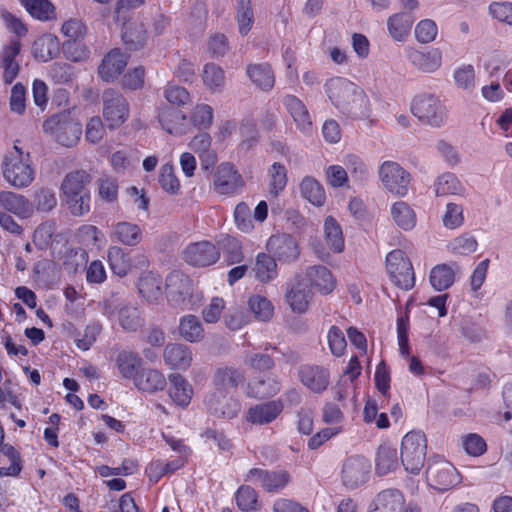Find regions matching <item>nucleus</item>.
<instances>
[{
	"instance_id": "f257e3e1",
	"label": "nucleus",
	"mask_w": 512,
	"mask_h": 512,
	"mask_svg": "<svg viewBox=\"0 0 512 512\" xmlns=\"http://www.w3.org/2000/svg\"><path fill=\"white\" fill-rule=\"evenodd\" d=\"M326 91L333 105L347 115H364L368 99L364 90L345 78H333L326 83Z\"/></svg>"
},
{
	"instance_id": "f03ea898",
	"label": "nucleus",
	"mask_w": 512,
	"mask_h": 512,
	"mask_svg": "<svg viewBox=\"0 0 512 512\" xmlns=\"http://www.w3.org/2000/svg\"><path fill=\"white\" fill-rule=\"evenodd\" d=\"M91 175L83 169L68 173L61 184V191L68 209L74 216H82L90 210V193L87 185Z\"/></svg>"
},
{
	"instance_id": "7ed1b4c3",
	"label": "nucleus",
	"mask_w": 512,
	"mask_h": 512,
	"mask_svg": "<svg viewBox=\"0 0 512 512\" xmlns=\"http://www.w3.org/2000/svg\"><path fill=\"white\" fill-rule=\"evenodd\" d=\"M427 441L420 431L408 432L401 444V460L406 471L418 474L424 466Z\"/></svg>"
},
{
	"instance_id": "20e7f679",
	"label": "nucleus",
	"mask_w": 512,
	"mask_h": 512,
	"mask_svg": "<svg viewBox=\"0 0 512 512\" xmlns=\"http://www.w3.org/2000/svg\"><path fill=\"white\" fill-rule=\"evenodd\" d=\"M3 176L15 188L29 186L34 180V170L29 163V154H7L3 160Z\"/></svg>"
},
{
	"instance_id": "39448f33",
	"label": "nucleus",
	"mask_w": 512,
	"mask_h": 512,
	"mask_svg": "<svg viewBox=\"0 0 512 512\" xmlns=\"http://www.w3.org/2000/svg\"><path fill=\"white\" fill-rule=\"evenodd\" d=\"M386 268L393 283L404 290L415 284L413 267L404 251L396 249L386 257Z\"/></svg>"
},
{
	"instance_id": "423d86ee",
	"label": "nucleus",
	"mask_w": 512,
	"mask_h": 512,
	"mask_svg": "<svg viewBox=\"0 0 512 512\" xmlns=\"http://www.w3.org/2000/svg\"><path fill=\"white\" fill-rule=\"evenodd\" d=\"M103 117L110 129L122 125L129 117V105L120 91L106 89L103 91Z\"/></svg>"
},
{
	"instance_id": "0eeeda50",
	"label": "nucleus",
	"mask_w": 512,
	"mask_h": 512,
	"mask_svg": "<svg viewBox=\"0 0 512 512\" xmlns=\"http://www.w3.org/2000/svg\"><path fill=\"white\" fill-rule=\"evenodd\" d=\"M45 132H51L56 141L65 147L74 146L82 134L81 125L67 115H56L44 122Z\"/></svg>"
},
{
	"instance_id": "6e6552de",
	"label": "nucleus",
	"mask_w": 512,
	"mask_h": 512,
	"mask_svg": "<svg viewBox=\"0 0 512 512\" xmlns=\"http://www.w3.org/2000/svg\"><path fill=\"white\" fill-rule=\"evenodd\" d=\"M412 113L423 123L438 127L444 121V108L433 94L417 95L412 102Z\"/></svg>"
},
{
	"instance_id": "1a4fd4ad",
	"label": "nucleus",
	"mask_w": 512,
	"mask_h": 512,
	"mask_svg": "<svg viewBox=\"0 0 512 512\" xmlns=\"http://www.w3.org/2000/svg\"><path fill=\"white\" fill-rule=\"evenodd\" d=\"M379 178L383 186L392 194L405 196L410 184V173L398 163L385 161L379 168Z\"/></svg>"
},
{
	"instance_id": "9d476101",
	"label": "nucleus",
	"mask_w": 512,
	"mask_h": 512,
	"mask_svg": "<svg viewBox=\"0 0 512 512\" xmlns=\"http://www.w3.org/2000/svg\"><path fill=\"white\" fill-rule=\"evenodd\" d=\"M426 474L430 486L438 491H447L460 482L457 470L443 459L429 462Z\"/></svg>"
},
{
	"instance_id": "9b49d317",
	"label": "nucleus",
	"mask_w": 512,
	"mask_h": 512,
	"mask_svg": "<svg viewBox=\"0 0 512 512\" xmlns=\"http://www.w3.org/2000/svg\"><path fill=\"white\" fill-rule=\"evenodd\" d=\"M371 464L362 456H353L345 460L342 467V482L349 488L354 489L364 484L370 475Z\"/></svg>"
},
{
	"instance_id": "f8f14e48",
	"label": "nucleus",
	"mask_w": 512,
	"mask_h": 512,
	"mask_svg": "<svg viewBox=\"0 0 512 512\" xmlns=\"http://www.w3.org/2000/svg\"><path fill=\"white\" fill-rule=\"evenodd\" d=\"M213 184L218 194L231 195L243 187L244 181L232 164L224 162L217 167Z\"/></svg>"
},
{
	"instance_id": "ddd939ff",
	"label": "nucleus",
	"mask_w": 512,
	"mask_h": 512,
	"mask_svg": "<svg viewBox=\"0 0 512 512\" xmlns=\"http://www.w3.org/2000/svg\"><path fill=\"white\" fill-rule=\"evenodd\" d=\"M185 261L196 267H207L217 262L220 252L217 246L209 241L192 243L183 252Z\"/></svg>"
},
{
	"instance_id": "4468645a",
	"label": "nucleus",
	"mask_w": 512,
	"mask_h": 512,
	"mask_svg": "<svg viewBox=\"0 0 512 512\" xmlns=\"http://www.w3.org/2000/svg\"><path fill=\"white\" fill-rule=\"evenodd\" d=\"M246 481L259 482L266 492L276 493L287 486L290 475L285 470L269 471L253 468L248 472Z\"/></svg>"
},
{
	"instance_id": "2eb2a0df",
	"label": "nucleus",
	"mask_w": 512,
	"mask_h": 512,
	"mask_svg": "<svg viewBox=\"0 0 512 512\" xmlns=\"http://www.w3.org/2000/svg\"><path fill=\"white\" fill-rule=\"evenodd\" d=\"M312 296V291L301 276H296L287 284L285 300L293 312L304 313L308 309Z\"/></svg>"
},
{
	"instance_id": "dca6fc26",
	"label": "nucleus",
	"mask_w": 512,
	"mask_h": 512,
	"mask_svg": "<svg viewBox=\"0 0 512 512\" xmlns=\"http://www.w3.org/2000/svg\"><path fill=\"white\" fill-rule=\"evenodd\" d=\"M266 248L272 257L281 262H291L299 255L297 242L286 233L272 235L267 241Z\"/></svg>"
},
{
	"instance_id": "f3484780",
	"label": "nucleus",
	"mask_w": 512,
	"mask_h": 512,
	"mask_svg": "<svg viewBox=\"0 0 512 512\" xmlns=\"http://www.w3.org/2000/svg\"><path fill=\"white\" fill-rule=\"evenodd\" d=\"M209 412L217 417L232 419L240 411V404L233 398H228L221 391H214L205 400Z\"/></svg>"
},
{
	"instance_id": "a211bd4d",
	"label": "nucleus",
	"mask_w": 512,
	"mask_h": 512,
	"mask_svg": "<svg viewBox=\"0 0 512 512\" xmlns=\"http://www.w3.org/2000/svg\"><path fill=\"white\" fill-rule=\"evenodd\" d=\"M189 148L198 155L201 169L210 170L218 160L217 153L212 149V137L207 132L195 135L188 144Z\"/></svg>"
},
{
	"instance_id": "6ab92c4d",
	"label": "nucleus",
	"mask_w": 512,
	"mask_h": 512,
	"mask_svg": "<svg viewBox=\"0 0 512 512\" xmlns=\"http://www.w3.org/2000/svg\"><path fill=\"white\" fill-rule=\"evenodd\" d=\"M128 63V57L120 49H112L107 53L98 68L99 76L102 80L109 82L116 79L125 69Z\"/></svg>"
},
{
	"instance_id": "aec40b11",
	"label": "nucleus",
	"mask_w": 512,
	"mask_h": 512,
	"mask_svg": "<svg viewBox=\"0 0 512 512\" xmlns=\"http://www.w3.org/2000/svg\"><path fill=\"white\" fill-rule=\"evenodd\" d=\"M283 410L279 400L263 402L250 407L246 413V420L253 425H266L274 421Z\"/></svg>"
},
{
	"instance_id": "412c9836",
	"label": "nucleus",
	"mask_w": 512,
	"mask_h": 512,
	"mask_svg": "<svg viewBox=\"0 0 512 512\" xmlns=\"http://www.w3.org/2000/svg\"><path fill=\"white\" fill-rule=\"evenodd\" d=\"M20 51L21 42L18 39H11L0 52L1 67L4 69L3 78L7 84L12 83L19 73V64L15 57Z\"/></svg>"
},
{
	"instance_id": "4be33fe9",
	"label": "nucleus",
	"mask_w": 512,
	"mask_h": 512,
	"mask_svg": "<svg viewBox=\"0 0 512 512\" xmlns=\"http://www.w3.org/2000/svg\"><path fill=\"white\" fill-rule=\"evenodd\" d=\"M213 382L215 391L227 394L242 386L245 383V376L239 369L226 366L217 369Z\"/></svg>"
},
{
	"instance_id": "5701e85b",
	"label": "nucleus",
	"mask_w": 512,
	"mask_h": 512,
	"mask_svg": "<svg viewBox=\"0 0 512 512\" xmlns=\"http://www.w3.org/2000/svg\"><path fill=\"white\" fill-rule=\"evenodd\" d=\"M122 40L129 50H139L147 42V31L140 21H121Z\"/></svg>"
},
{
	"instance_id": "b1692460",
	"label": "nucleus",
	"mask_w": 512,
	"mask_h": 512,
	"mask_svg": "<svg viewBox=\"0 0 512 512\" xmlns=\"http://www.w3.org/2000/svg\"><path fill=\"white\" fill-rule=\"evenodd\" d=\"M300 380L315 393L324 391L329 385V373L319 366H302L299 370Z\"/></svg>"
},
{
	"instance_id": "393cba45",
	"label": "nucleus",
	"mask_w": 512,
	"mask_h": 512,
	"mask_svg": "<svg viewBox=\"0 0 512 512\" xmlns=\"http://www.w3.org/2000/svg\"><path fill=\"white\" fill-rule=\"evenodd\" d=\"M163 281L159 274L152 271L143 273L138 280V290L149 303H157L162 299Z\"/></svg>"
},
{
	"instance_id": "a878e982",
	"label": "nucleus",
	"mask_w": 512,
	"mask_h": 512,
	"mask_svg": "<svg viewBox=\"0 0 512 512\" xmlns=\"http://www.w3.org/2000/svg\"><path fill=\"white\" fill-rule=\"evenodd\" d=\"M408 57L411 63L424 73H433L442 65V53L437 48L430 49L427 52L411 50Z\"/></svg>"
},
{
	"instance_id": "bb28decb",
	"label": "nucleus",
	"mask_w": 512,
	"mask_h": 512,
	"mask_svg": "<svg viewBox=\"0 0 512 512\" xmlns=\"http://www.w3.org/2000/svg\"><path fill=\"white\" fill-rule=\"evenodd\" d=\"M165 363L172 369H187L191 365L192 354L190 349L180 343H169L163 351Z\"/></svg>"
},
{
	"instance_id": "cd10ccee",
	"label": "nucleus",
	"mask_w": 512,
	"mask_h": 512,
	"mask_svg": "<svg viewBox=\"0 0 512 512\" xmlns=\"http://www.w3.org/2000/svg\"><path fill=\"white\" fill-rule=\"evenodd\" d=\"M166 287L169 299L177 304L183 302L192 291L190 279L177 271L167 277Z\"/></svg>"
},
{
	"instance_id": "c85d7f7f",
	"label": "nucleus",
	"mask_w": 512,
	"mask_h": 512,
	"mask_svg": "<svg viewBox=\"0 0 512 512\" xmlns=\"http://www.w3.org/2000/svg\"><path fill=\"white\" fill-rule=\"evenodd\" d=\"M246 73L252 83L263 91H270L275 84V76L267 63L249 64Z\"/></svg>"
},
{
	"instance_id": "c756f323",
	"label": "nucleus",
	"mask_w": 512,
	"mask_h": 512,
	"mask_svg": "<svg viewBox=\"0 0 512 512\" xmlns=\"http://www.w3.org/2000/svg\"><path fill=\"white\" fill-rule=\"evenodd\" d=\"M284 103L299 130L309 133L312 128V122L305 104L293 95L286 96Z\"/></svg>"
},
{
	"instance_id": "7c9ffc66",
	"label": "nucleus",
	"mask_w": 512,
	"mask_h": 512,
	"mask_svg": "<svg viewBox=\"0 0 512 512\" xmlns=\"http://www.w3.org/2000/svg\"><path fill=\"white\" fill-rule=\"evenodd\" d=\"M169 382V395L174 403L181 407L188 406L193 395L192 386L178 373L169 375Z\"/></svg>"
},
{
	"instance_id": "2f4dec72",
	"label": "nucleus",
	"mask_w": 512,
	"mask_h": 512,
	"mask_svg": "<svg viewBox=\"0 0 512 512\" xmlns=\"http://www.w3.org/2000/svg\"><path fill=\"white\" fill-rule=\"evenodd\" d=\"M413 22L414 19L410 13H396L388 18L387 29L394 40L404 41L411 31Z\"/></svg>"
},
{
	"instance_id": "473e14b6",
	"label": "nucleus",
	"mask_w": 512,
	"mask_h": 512,
	"mask_svg": "<svg viewBox=\"0 0 512 512\" xmlns=\"http://www.w3.org/2000/svg\"><path fill=\"white\" fill-rule=\"evenodd\" d=\"M135 386L144 392H156L166 386L164 375L155 369H142L134 379Z\"/></svg>"
},
{
	"instance_id": "72a5a7b5",
	"label": "nucleus",
	"mask_w": 512,
	"mask_h": 512,
	"mask_svg": "<svg viewBox=\"0 0 512 512\" xmlns=\"http://www.w3.org/2000/svg\"><path fill=\"white\" fill-rule=\"evenodd\" d=\"M159 122L170 134L181 135L185 132L186 115L179 110L165 107L160 110Z\"/></svg>"
},
{
	"instance_id": "f704fd0d",
	"label": "nucleus",
	"mask_w": 512,
	"mask_h": 512,
	"mask_svg": "<svg viewBox=\"0 0 512 512\" xmlns=\"http://www.w3.org/2000/svg\"><path fill=\"white\" fill-rule=\"evenodd\" d=\"M373 504L375 512H400L404 505V497L396 489H387L377 495Z\"/></svg>"
},
{
	"instance_id": "c9c22d12",
	"label": "nucleus",
	"mask_w": 512,
	"mask_h": 512,
	"mask_svg": "<svg viewBox=\"0 0 512 512\" xmlns=\"http://www.w3.org/2000/svg\"><path fill=\"white\" fill-rule=\"evenodd\" d=\"M0 205L7 211L21 217L31 213V204L23 195L11 191L0 192Z\"/></svg>"
},
{
	"instance_id": "e433bc0d",
	"label": "nucleus",
	"mask_w": 512,
	"mask_h": 512,
	"mask_svg": "<svg viewBox=\"0 0 512 512\" xmlns=\"http://www.w3.org/2000/svg\"><path fill=\"white\" fill-rule=\"evenodd\" d=\"M142 363L141 357L137 353L129 350L121 351L116 357V366L122 377L126 379H135L140 372Z\"/></svg>"
},
{
	"instance_id": "4c0bfd02",
	"label": "nucleus",
	"mask_w": 512,
	"mask_h": 512,
	"mask_svg": "<svg viewBox=\"0 0 512 512\" xmlns=\"http://www.w3.org/2000/svg\"><path fill=\"white\" fill-rule=\"evenodd\" d=\"M310 284L320 292L328 294L335 288L336 282L331 272L324 266H311L306 271Z\"/></svg>"
},
{
	"instance_id": "58836bf2",
	"label": "nucleus",
	"mask_w": 512,
	"mask_h": 512,
	"mask_svg": "<svg viewBox=\"0 0 512 512\" xmlns=\"http://www.w3.org/2000/svg\"><path fill=\"white\" fill-rule=\"evenodd\" d=\"M255 277L261 283H269L278 275V267L274 257L270 254L259 253L253 268Z\"/></svg>"
},
{
	"instance_id": "ea45409f",
	"label": "nucleus",
	"mask_w": 512,
	"mask_h": 512,
	"mask_svg": "<svg viewBox=\"0 0 512 512\" xmlns=\"http://www.w3.org/2000/svg\"><path fill=\"white\" fill-rule=\"evenodd\" d=\"M33 55L35 59L47 62L55 58L59 53V42L57 37L48 34L38 38L33 43Z\"/></svg>"
},
{
	"instance_id": "a19ab883",
	"label": "nucleus",
	"mask_w": 512,
	"mask_h": 512,
	"mask_svg": "<svg viewBox=\"0 0 512 512\" xmlns=\"http://www.w3.org/2000/svg\"><path fill=\"white\" fill-rule=\"evenodd\" d=\"M178 331L180 336L191 343L200 342L204 338L202 323L195 315H186L180 319Z\"/></svg>"
},
{
	"instance_id": "79ce46f5",
	"label": "nucleus",
	"mask_w": 512,
	"mask_h": 512,
	"mask_svg": "<svg viewBox=\"0 0 512 512\" xmlns=\"http://www.w3.org/2000/svg\"><path fill=\"white\" fill-rule=\"evenodd\" d=\"M280 391V383L272 377L255 378L248 384V395L255 398L273 397Z\"/></svg>"
},
{
	"instance_id": "37998d69",
	"label": "nucleus",
	"mask_w": 512,
	"mask_h": 512,
	"mask_svg": "<svg viewBox=\"0 0 512 512\" xmlns=\"http://www.w3.org/2000/svg\"><path fill=\"white\" fill-rule=\"evenodd\" d=\"M390 213L395 224L403 230H411L416 225V214L404 201L395 202Z\"/></svg>"
},
{
	"instance_id": "c03bdc74",
	"label": "nucleus",
	"mask_w": 512,
	"mask_h": 512,
	"mask_svg": "<svg viewBox=\"0 0 512 512\" xmlns=\"http://www.w3.org/2000/svg\"><path fill=\"white\" fill-rule=\"evenodd\" d=\"M114 238L128 246H136L142 240V232L138 225L130 222H119L113 231Z\"/></svg>"
},
{
	"instance_id": "a18cd8bd",
	"label": "nucleus",
	"mask_w": 512,
	"mask_h": 512,
	"mask_svg": "<svg viewBox=\"0 0 512 512\" xmlns=\"http://www.w3.org/2000/svg\"><path fill=\"white\" fill-rule=\"evenodd\" d=\"M398 466V457L396 449L386 445H381L378 448L376 456V473L379 475H386L395 470Z\"/></svg>"
},
{
	"instance_id": "49530a36",
	"label": "nucleus",
	"mask_w": 512,
	"mask_h": 512,
	"mask_svg": "<svg viewBox=\"0 0 512 512\" xmlns=\"http://www.w3.org/2000/svg\"><path fill=\"white\" fill-rule=\"evenodd\" d=\"M324 236L329 248L334 252H341L344 248V238L339 223L331 216L324 222Z\"/></svg>"
},
{
	"instance_id": "de8ad7c7",
	"label": "nucleus",
	"mask_w": 512,
	"mask_h": 512,
	"mask_svg": "<svg viewBox=\"0 0 512 512\" xmlns=\"http://www.w3.org/2000/svg\"><path fill=\"white\" fill-rule=\"evenodd\" d=\"M217 245V249L219 251L222 250L226 255L229 264H235L242 261V247L236 238L227 234L221 235L217 240Z\"/></svg>"
},
{
	"instance_id": "09e8293b",
	"label": "nucleus",
	"mask_w": 512,
	"mask_h": 512,
	"mask_svg": "<svg viewBox=\"0 0 512 512\" xmlns=\"http://www.w3.org/2000/svg\"><path fill=\"white\" fill-rule=\"evenodd\" d=\"M108 262L112 272L120 277L127 275L130 270V260L124 250L118 246L108 249Z\"/></svg>"
},
{
	"instance_id": "8fccbe9b",
	"label": "nucleus",
	"mask_w": 512,
	"mask_h": 512,
	"mask_svg": "<svg viewBox=\"0 0 512 512\" xmlns=\"http://www.w3.org/2000/svg\"><path fill=\"white\" fill-rule=\"evenodd\" d=\"M454 271L446 264L437 265L430 272V283L437 291L449 288L454 282Z\"/></svg>"
},
{
	"instance_id": "3c124183",
	"label": "nucleus",
	"mask_w": 512,
	"mask_h": 512,
	"mask_svg": "<svg viewBox=\"0 0 512 512\" xmlns=\"http://www.w3.org/2000/svg\"><path fill=\"white\" fill-rule=\"evenodd\" d=\"M301 193L313 205L321 206L325 202V192L322 185L312 177H305L300 185Z\"/></svg>"
},
{
	"instance_id": "603ef678",
	"label": "nucleus",
	"mask_w": 512,
	"mask_h": 512,
	"mask_svg": "<svg viewBox=\"0 0 512 512\" xmlns=\"http://www.w3.org/2000/svg\"><path fill=\"white\" fill-rule=\"evenodd\" d=\"M248 305L251 312L254 314V317L259 321L267 322L273 317L274 307L264 296H251L249 298Z\"/></svg>"
},
{
	"instance_id": "864d4df0",
	"label": "nucleus",
	"mask_w": 512,
	"mask_h": 512,
	"mask_svg": "<svg viewBox=\"0 0 512 512\" xmlns=\"http://www.w3.org/2000/svg\"><path fill=\"white\" fill-rule=\"evenodd\" d=\"M202 78L204 84L212 91H219L224 87V70L214 63H208L204 66Z\"/></svg>"
},
{
	"instance_id": "5fc2aeb1",
	"label": "nucleus",
	"mask_w": 512,
	"mask_h": 512,
	"mask_svg": "<svg viewBox=\"0 0 512 512\" xmlns=\"http://www.w3.org/2000/svg\"><path fill=\"white\" fill-rule=\"evenodd\" d=\"M26 10L39 20H48L54 13V6L49 0H20Z\"/></svg>"
},
{
	"instance_id": "6e6d98bb",
	"label": "nucleus",
	"mask_w": 512,
	"mask_h": 512,
	"mask_svg": "<svg viewBox=\"0 0 512 512\" xmlns=\"http://www.w3.org/2000/svg\"><path fill=\"white\" fill-rule=\"evenodd\" d=\"M121 327L129 332L136 331L143 324L140 312L136 307L123 306L118 314Z\"/></svg>"
},
{
	"instance_id": "4d7b16f0",
	"label": "nucleus",
	"mask_w": 512,
	"mask_h": 512,
	"mask_svg": "<svg viewBox=\"0 0 512 512\" xmlns=\"http://www.w3.org/2000/svg\"><path fill=\"white\" fill-rule=\"evenodd\" d=\"M237 21L240 34H248L254 21L253 10L251 8V0L237 1Z\"/></svg>"
},
{
	"instance_id": "13d9d810",
	"label": "nucleus",
	"mask_w": 512,
	"mask_h": 512,
	"mask_svg": "<svg viewBox=\"0 0 512 512\" xmlns=\"http://www.w3.org/2000/svg\"><path fill=\"white\" fill-rule=\"evenodd\" d=\"M238 507L242 511L258 510V495L254 488L250 486H241L236 493Z\"/></svg>"
},
{
	"instance_id": "bf43d9fd",
	"label": "nucleus",
	"mask_w": 512,
	"mask_h": 512,
	"mask_svg": "<svg viewBox=\"0 0 512 512\" xmlns=\"http://www.w3.org/2000/svg\"><path fill=\"white\" fill-rule=\"evenodd\" d=\"M270 175V193L274 196L284 190L287 183V171L284 165L275 162L269 170Z\"/></svg>"
},
{
	"instance_id": "052dcab7",
	"label": "nucleus",
	"mask_w": 512,
	"mask_h": 512,
	"mask_svg": "<svg viewBox=\"0 0 512 512\" xmlns=\"http://www.w3.org/2000/svg\"><path fill=\"white\" fill-rule=\"evenodd\" d=\"M190 118L194 126L206 129L212 124L213 109L207 104H198L192 110Z\"/></svg>"
},
{
	"instance_id": "680f3d73",
	"label": "nucleus",
	"mask_w": 512,
	"mask_h": 512,
	"mask_svg": "<svg viewBox=\"0 0 512 512\" xmlns=\"http://www.w3.org/2000/svg\"><path fill=\"white\" fill-rule=\"evenodd\" d=\"M159 183L161 187L169 193L175 194L178 192L180 188V183L174 173L172 165L165 164L161 167Z\"/></svg>"
},
{
	"instance_id": "e2e57ef3",
	"label": "nucleus",
	"mask_w": 512,
	"mask_h": 512,
	"mask_svg": "<svg viewBox=\"0 0 512 512\" xmlns=\"http://www.w3.org/2000/svg\"><path fill=\"white\" fill-rule=\"evenodd\" d=\"M34 200L37 210L42 212H50L57 204L55 193L48 188H41L36 191Z\"/></svg>"
},
{
	"instance_id": "0e129e2a",
	"label": "nucleus",
	"mask_w": 512,
	"mask_h": 512,
	"mask_svg": "<svg viewBox=\"0 0 512 512\" xmlns=\"http://www.w3.org/2000/svg\"><path fill=\"white\" fill-rule=\"evenodd\" d=\"M437 35V26L434 21L425 19L415 27V37L421 43H430Z\"/></svg>"
},
{
	"instance_id": "69168bd1",
	"label": "nucleus",
	"mask_w": 512,
	"mask_h": 512,
	"mask_svg": "<svg viewBox=\"0 0 512 512\" xmlns=\"http://www.w3.org/2000/svg\"><path fill=\"white\" fill-rule=\"evenodd\" d=\"M207 9L203 2H196L189 15V24L195 33L202 32L205 27Z\"/></svg>"
},
{
	"instance_id": "338daca9",
	"label": "nucleus",
	"mask_w": 512,
	"mask_h": 512,
	"mask_svg": "<svg viewBox=\"0 0 512 512\" xmlns=\"http://www.w3.org/2000/svg\"><path fill=\"white\" fill-rule=\"evenodd\" d=\"M86 26L80 19L72 18L63 23L61 32L71 41L82 38L86 34Z\"/></svg>"
},
{
	"instance_id": "774afa93",
	"label": "nucleus",
	"mask_w": 512,
	"mask_h": 512,
	"mask_svg": "<svg viewBox=\"0 0 512 512\" xmlns=\"http://www.w3.org/2000/svg\"><path fill=\"white\" fill-rule=\"evenodd\" d=\"M166 100L177 106L185 105L190 101V94L184 88L178 85H168L164 90Z\"/></svg>"
}]
</instances>
